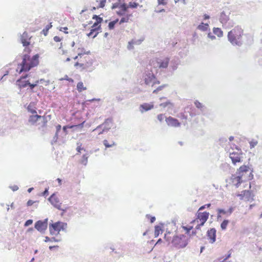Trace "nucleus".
I'll list each match as a JSON object with an SVG mask.
<instances>
[{
    "label": "nucleus",
    "mask_w": 262,
    "mask_h": 262,
    "mask_svg": "<svg viewBox=\"0 0 262 262\" xmlns=\"http://www.w3.org/2000/svg\"><path fill=\"white\" fill-rule=\"evenodd\" d=\"M29 46H24V52L27 53L23 55L21 62L18 64L16 72L19 74L28 72L39 64V54H36L31 57L28 54L31 52V49Z\"/></svg>",
    "instance_id": "f257e3e1"
},
{
    "label": "nucleus",
    "mask_w": 262,
    "mask_h": 262,
    "mask_svg": "<svg viewBox=\"0 0 262 262\" xmlns=\"http://www.w3.org/2000/svg\"><path fill=\"white\" fill-rule=\"evenodd\" d=\"M243 35V29L237 26L228 32V39L233 46L241 47L243 45L242 40Z\"/></svg>",
    "instance_id": "f03ea898"
},
{
    "label": "nucleus",
    "mask_w": 262,
    "mask_h": 262,
    "mask_svg": "<svg viewBox=\"0 0 262 262\" xmlns=\"http://www.w3.org/2000/svg\"><path fill=\"white\" fill-rule=\"evenodd\" d=\"M51 221L52 223H50L49 225L50 234L51 235H57L59 234L61 231L67 232V228L68 227L67 223L59 221L56 222H53L52 221Z\"/></svg>",
    "instance_id": "7ed1b4c3"
},
{
    "label": "nucleus",
    "mask_w": 262,
    "mask_h": 262,
    "mask_svg": "<svg viewBox=\"0 0 262 262\" xmlns=\"http://www.w3.org/2000/svg\"><path fill=\"white\" fill-rule=\"evenodd\" d=\"M188 242L189 238L184 234H181L179 236L174 235L171 241L173 246L178 248L186 247Z\"/></svg>",
    "instance_id": "20e7f679"
},
{
    "label": "nucleus",
    "mask_w": 262,
    "mask_h": 262,
    "mask_svg": "<svg viewBox=\"0 0 262 262\" xmlns=\"http://www.w3.org/2000/svg\"><path fill=\"white\" fill-rule=\"evenodd\" d=\"M113 123V119L111 118H108L106 119L104 122L98 126L94 130L97 131L100 129H102L101 131L98 132V134H102L104 133L107 132L112 127V124Z\"/></svg>",
    "instance_id": "39448f33"
},
{
    "label": "nucleus",
    "mask_w": 262,
    "mask_h": 262,
    "mask_svg": "<svg viewBox=\"0 0 262 262\" xmlns=\"http://www.w3.org/2000/svg\"><path fill=\"white\" fill-rule=\"evenodd\" d=\"M48 225V219L46 218L43 220H38L34 224V228L40 233L43 234L47 229Z\"/></svg>",
    "instance_id": "423d86ee"
},
{
    "label": "nucleus",
    "mask_w": 262,
    "mask_h": 262,
    "mask_svg": "<svg viewBox=\"0 0 262 262\" xmlns=\"http://www.w3.org/2000/svg\"><path fill=\"white\" fill-rule=\"evenodd\" d=\"M48 201L54 207L59 210L62 211V214L66 212V209H63L61 207V203L59 204V200L58 198L56 196V194L55 193L52 194L50 195V196L48 198Z\"/></svg>",
    "instance_id": "0eeeda50"
},
{
    "label": "nucleus",
    "mask_w": 262,
    "mask_h": 262,
    "mask_svg": "<svg viewBox=\"0 0 262 262\" xmlns=\"http://www.w3.org/2000/svg\"><path fill=\"white\" fill-rule=\"evenodd\" d=\"M209 215V213L207 211L203 212H200L198 210L196 213V221L198 223H201V225H204L206 222L207 221Z\"/></svg>",
    "instance_id": "6e6552de"
},
{
    "label": "nucleus",
    "mask_w": 262,
    "mask_h": 262,
    "mask_svg": "<svg viewBox=\"0 0 262 262\" xmlns=\"http://www.w3.org/2000/svg\"><path fill=\"white\" fill-rule=\"evenodd\" d=\"M170 62V57H164L158 58L157 59V63L158 67L160 69H166L168 68Z\"/></svg>",
    "instance_id": "1a4fd4ad"
},
{
    "label": "nucleus",
    "mask_w": 262,
    "mask_h": 262,
    "mask_svg": "<svg viewBox=\"0 0 262 262\" xmlns=\"http://www.w3.org/2000/svg\"><path fill=\"white\" fill-rule=\"evenodd\" d=\"M31 38L32 36H30L28 32L25 31L22 34H20V42L23 44V46H30Z\"/></svg>",
    "instance_id": "9d476101"
},
{
    "label": "nucleus",
    "mask_w": 262,
    "mask_h": 262,
    "mask_svg": "<svg viewBox=\"0 0 262 262\" xmlns=\"http://www.w3.org/2000/svg\"><path fill=\"white\" fill-rule=\"evenodd\" d=\"M165 121L167 125L169 126L178 127L181 125V123L177 119L171 116L166 118Z\"/></svg>",
    "instance_id": "9b49d317"
},
{
    "label": "nucleus",
    "mask_w": 262,
    "mask_h": 262,
    "mask_svg": "<svg viewBox=\"0 0 262 262\" xmlns=\"http://www.w3.org/2000/svg\"><path fill=\"white\" fill-rule=\"evenodd\" d=\"M216 230L215 228H212L208 230L207 232V236L208 238L210 239V242L212 244L216 241Z\"/></svg>",
    "instance_id": "f8f14e48"
},
{
    "label": "nucleus",
    "mask_w": 262,
    "mask_h": 262,
    "mask_svg": "<svg viewBox=\"0 0 262 262\" xmlns=\"http://www.w3.org/2000/svg\"><path fill=\"white\" fill-rule=\"evenodd\" d=\"M120 10L116 11V14L120 16H125L127 14L128 12V7H127V4L123 3L119 8Z\"/></svg>",
    "instance_id": "ddd939ff"
},
{
    "label": "nucleus",
    "mask_w": 262,
    "mask_h": 262,
    "mask_svg": "<svg viewBox=\"0 0 262 262\" xmlns=\"http://www.w3.org/2000/svg\"><path fill=\"white\" fill-rule=\"evenodd\" d=\"M155 78V75L151 71L148 72L146 74L145 77V83L146 85H151Z\"/></svg>",
    "instance_id": "4468645a"
},
{
    "label": "nucleus",
    "mask_w": 262,
    "mask_h": 262,
    "mask_svg": "<svg viewBox=\"0 0 262 262\" xmlns=\"http://www.w3.org/2000/svg\"><path fill=\"white\" fill-rule=\"evenodd\" d=\"M229 158L232 161V163L233 165H236V163L242 162V157H240L238 153L235 152H232L230 153Z\"/></svg>",
    "instance_id": "2eb2a0df"
},
{
    "label": "nucleus",
    "mask_w": 262,
    "mask_h": 262,
    "mask_svg": "<svg viewBox=\"0 0 262 262\" xmlns=\"http://www.w3.org/2000/svg\"><path fill=\"white\" fill-rule=\"evenodd\" d=\"M15 84L21 90L28 86L30 81L29 80H23L18 78L16 80Z\"/></svg>",
    "instance_id": "dca6fc26"
},
{
    "label": "nucleus",
    "mask_w": 262,
    "mask_h": 262,
    "mask_svg": "<svg viewBox=\"0 0 262 262\" xmlns=\"http://www.w3.org/2000/svg\"><path fill=\"white\" fill-rule=\"evenodd\" d=\"M85 62H83L84 65V70L91 71L93 69L92 68L93 65V60L90 57H85Z\"/></svg>",
    "instance_id": "f3484780"
},
{
    "label": "nucleus",
    "mask_w": 262,
    "mask_h": 262,
    "mask_svg": "<svg viewBox=\"0 0 262 262\" xmlns=\"http://www.w3.org/2000/svg\"><path fill=\"white\" fill-rule=\"evenodd\" d=\"M154 108V104L152 103H144L140 105V111L143 113L148 111Z\"/></svg>",
    "instance_id": "a211bd4d"
},
{
    "label": "nucleus",
    "mask_w": 262,
    "mask_h": 262,
    "mask_svg": "<svg viewBox=\"0 0 262 262\" xmlns=\"http://www.w3.org/2000/svg\"><path fill=\"white\" fill-rule=\"evenodd\" d=\"M34 115L30 116L28 122L32 125L35 124L38 121H39V118H42V116H40L37 115V114H35Z\"/></svg>",
    "instance_id": "6ab92c4d"
},
{
    "label": "nucleus",
    "mask_w": 262,
    "mask_h": 262,
    "mask_svg": "<svg viewBox=\"0 0 262 262\" xmlns=\"http://www.w3.org/2000/svg\"><path fill=\"white\" fill-rule=\"evenodd\" d=\"M229 19V15H226L224 11H223L220 14V21L223 24H225L227 23V21Z\"/></svg>",
    "instance_id": "aec40b11"
},
{
    "label": "nucleus",
    "mask_w": 262,
    "mask_h": 262,
    "mask_svg": "<svg viewBox=\"0 0 262 262\" xmlns=\"http://www.w3.org/2000/svg\"><path fill=\"white\" fill-rule=\"evenodd\" d=\"M243 174H237L236 177H235L232 182H234L235 181L236 183L235 184V186L236 188H238L241 184L243 183L242 177Z\"/></svg>",
    "instance_id": "412c9836"
},
{
    "label": "nucleus",
    "mask_w": 262,
    "mask_h": 262,
    "mask_svg": "<svg viewBox=\"0 0 262 262\" xmlns=\"http://www.w3.org/2000/svg\"><path fill=\"white\" fill-rule=\"evenodd\" d=\"M249 167L248 166L243 165L241 166L236 171V174H243L244 172L248 171Z\"/></svg>",
    "instance_id": "4be33fe9"
},
{
    "label": "nucleus",
    "mask_w": 262,
    "mask_h": 262,
    "mask_svg": "<svg viewBox=\"0 0 262 262\" xmlns=\"http://www.w3.org/2000/svg\"><path fill=\"white\" fill-rule=\"evenodd\" d=\"M197 29L202 31H206L209 30V26L207 23H201L198 27Z\"/></svg>",
    "instance_id": "5701e85b"
},
{
    "label": "nucleus",
    "mask_w": 262,
    "mask_h": 262,
    "mask_svg": "<svg viewBox=\"0 0 262 262\" xmlns=\"http://www.w3.org/2000/svg\"><path fill=\"white\" fill-rule=\"evenodd\" d=\"M90 154L88 151H87L85 154L83 155L80 161V163L84 165H86L88 163V158L90 157Z\"/></svg>",
    "instance_id": "b1692460"
},
{
    "label": "nucleus",
    "mask_w": 262,
    "mask_h": 262,
    "mask_svg": "<svg viewBox=\"0 0 262 262\" xmlns=\"http://www.w3.org/2000/svg\"><path fill=\"white\" fill-rule=\"evenodd\" d=\"M194 103L195 106L200 109L202 113H203L205 112L206 107L202 103L200 102L198 100H195Z\"/></svg>",
    "instance_id": "393cba45"
},
{
    "label": "nucleus",
    "mask_w": 262,
    "mask_h": 262,
    "mask_svg": "<svg viewBox=\"0 0 262 262\" xmlns=\"http://www.w3.org/2000/svg\"><path fill=\"white\" fill-rule=\"evenodd\" d=\"M162 232V226L160 225H156L155 227V237H157Z\"/></svg>",
    "instance_id": "a878e982"
},
{
    "label": "nucleus",
    "mask_w": 262,
    "mask_h": 262,
    "mask_svg": "<svg viewBox=\"0 0 262 262\" xmlns=\"http://www.w3.org/2000/svg\"><path fill=\"white\" fill-rule=\"evenodd\" d=\"M27 111L32 114H37V112L35 108H34V104L32 102L30 103L27 107Z\"/></svg>",
    "instance_id": "bb28decb"
},
{
    "label": "nucleus",
    "mask_w": 262,
    "mask_h": 262,
    "mask_svg": "<svg viewBox=\"0 0 262 262\" xmlns=\"http://www.w3.org/2000/svg\"><path fill=\"white\" fill-rule=\"evenodd\" d=\"M213 32L214 34L217 35L218 37H221L223 35V32L222 30L219 28H213Z\"/></svg>",
    "instance_id": "cd10ccee"
},
{
    "label": "nucleus",
    "mask_w": 262,
    "mask_h": 262,
    "mask_svg": "<svg viewBox=\"0 0 262 262\" xmlns=\"http://www.w3.org/2000/svg\"><path fill=\"white\" fill-rule=\"evenodd\" d=\"M183 229L186 231V234L189 236V237H191L192 235H191V233H190L191 230L193 229L192 226H182Z\"/></svg>",
    "instance_id": "c85d7f7f"
},
{
    "label": "nucleus",
    "mask_w": 262,
    "mask_h": 262,
    "mask_svg": "<svg viewBox=\"0 0 262 262\" xmlns=\"http://www.w3.org/2000/svg\"><path fill=\"white\" fill-rule=\"evenodd\" d=\"M78 51H80L79 53H78V56H79V57L80 58L82 57V56L85 54H86V55H89L91 54V52L90 51H85V49L83 48H79L78 49Z\"/></svg>",
    "instance_id": "c756f323"
},
{
    "label": "nucleus",
    "mask_w": 262,
    "mask_h": 262,
    "mask_svg": "<svg viewBox=\"0 0 262 262\" xmlns=\"http://www.w3.org/2000/svg\"><path fill=\"white\" fill-rule=\"evenodd\" d=\"M132 16V14H127L125 16H123L124 17H122L121 18L120 22H119V24L121 25L123 23L128 22L130 17H131Z\"/></svg>",
    "instance_id": "7c9ffc66"
},
{
    "label": "nucleus",
    "mask_w": 262,
    "mask_h": 262,
    "mask_svg": "<svg viewBox=\"0 0 262 262\" xmlns=\"http://www.w3.org/2000/svg\"><path fill=\"white\" fill-rule=\"evenodd\" d=\"M178 66V62L177 61L172 60L170 61V68L171 69L172 72L176 71L177 69Z\"/></svg>",
    "instance_id": "2f4dec72"
},
{
    "label": "nucleus",
    "mask_w": 262,
    "mask_h": 262,
    "mask_svg": "<svg viewBox=\"0 0 262 262\" xmlns=\"http://www.w3.org/2000/svg\"><path fill=\"white\" fill-rule=\"evenodd\" d=\"M86 89V87H84L82 82L80 81L77 84V90L79 92H81Z\"/></svg>",
    "instance_id": "473e14b6"
},
{
    "label": "nucleus",
    "mask_w": 262,
    "mask_h": 262,
    "mask_svg": "<svg viewBox=\"0 0 262 262\" xmlns=\"http://www.w3.org/2000/svg\"><path fill=\"white\" fill-rule=\"evenodd\" d=\"M119 21V19L117 18L114 20L111 21L108 23V28L110 30H113L115 28V25Z\"/></svg>",
    "instance_id": "72a5a7b5"
},
{
    "label": "nucleus",
    "mask_w": 262,
    "mask_h": 262,
    "mask_svg": "<svg viewBox=\"0 0 262 262\" xmlns=\"http://www.w3.org/2000/svg\"><path fill=\"white\" fill-rule=\"evenodd\" d=\"M229 223V221L227 219H225L221 224V228L222 230H225L227 229V227Z\"/></svg>",
    "instance_id": "f704fd0d"
},
{
    "label": "nucleus",
    "mask_w": 262,
    "mask_h": 262,
    "mask_svg": "<svg viewBox=\"0 0 262 262\" xmlns=\"http://www.w3.org/2000/svg\"><path fill=\"white\" fill-rule=\"evenodd\" d=\"M168 85L167 84H164L160 86H159L155 90H154L152 92L154 94H157L159 92L162 91L164 88L167 87Z\"/></svg>",
    "instance_id": "c9c22d12"
},
{
    "label": "nucleus",
    "mask_w": 262,
    "mask_h": 262,
    "mask_svg": "<svg viewBox=\"0 0 262 262\" xmlns=\"http://www.w3.org/2000/svg\"><path fill=\"white\" fill-rule=\"evenodd\" d=\"M44 241H45V242H46V243L48 242H59L60 241V239H57L55 237H49L48 236H46Z\"/></svg>",
    "instance_id": "e433bc0d"
},
{
    "label": "nucleus",
    "mask_w": 262,
    "mask_h": 262,
    "mask_svg": "<svg viewBox=\"0 0 262 262\" xmlns=\"http://www.w3.org/2000/svg\"><path fill=\"white\" fill-rule=\"evenodd\" d=\"M103 145L105 146V148H110L113 147L114 145H116V143L115 142L112 141L111 144H110L107 140H104L103 141Z\"/></svg>",
    "instance_id": "4c0bfd02"
},
{
    "label": "nucleus",
    "mask_w": 262,
    "mask_h": 262,
    "mask_svg": "<svg viewBox=\"0 0 262 262\" xmlns=\"http://www.w3.org/2000/svg\"><path fill=\"white\" fill-rule=\"evenodd\" d=\"M160 106L163 107V108H165L167 106H168V108H171L173 105L170 102V101L167 100L165 102L161 103L160 104Z\"/></svg>",
    "instance_id": "58836bf2"
},
{
    "label": "nucleus",
    "mask_w": 262,
    "mask_h": 262,
    "mask_svg": "<svg viewBox=\"0 0 262 262\" xmlns=\"http://www.w3.org/2000/svg\"><path fill=\"white\" fill-rule=\"evenodd\" d=\"M52 27V25L51 24V23H50V24H48L47 25L46 27L42 30V33L44 34L45 36H47L48 33V31H49V30Z\"/></svg>",
    "instance_id": "ea45409f"
},
{
    "label": "nucleus",
    "mask_w": 262,
    "mask_h": 262,
    "mask_svg": "<svg viewBox=\"0 0 262 262\" xmlns=\"http://www.w3.org/2000/svg\"><path fill=\"white\" fill-rule=\"evenodd\" d=\"M38 203H39V202L37 201H34L33 200H29V201H28V202L27 203V206H31L33 205V204H35L34 206L35 207V208H37L38 207Z\"/></svg>",
    "instance_id": "a19ab883"
},
{
    "label": "nucleus",
    "mask_w": 262,
    "mask_h": 262,
    "mask_svg": "<svg viewBox=\"0 0 262 262\" xmlns=\"http://www.w3.org/2000/svg\"><path fill=\"white\" fill-rule=\"evenodd\" d=\"M139 6V4L136 2H129L127 5L128 8L136 9Z\"/></svg>",
    "instance_id": "79ce46f5"
},
{
    "label": "nucleus",
    "mask_w": 262,
    "mask_h": 262,
    "mask_svg": "<svg viewBox=\"0 0 262 262\" xmlns=\"http://www.w3.org/2000/svg\"><path fill=\"white\" fill-rule=\"evenodd\" d=\"M92 19L96 20V21L102 23L103 21V18L101 17L100 15L94 14L92 16Z\"/></svg>",
    "instance_id": "37998d69"
},
{
    "label": "nucleus",
    "mask_w": 262,
    "mask_h": 262,
    "mask_svg": "<svg viewBox=\"0 0 262 262\" xmlns=\"http://www.w3.org/2000/svg\"><path fill=\"white\" fill-rule=\"evenodd\" d=\"M203 225H201V223L200 224H198L196 226L195 228V230H193L191 232V235H195L196 234V230H200L201 229V227L203 226Z\"/></svg>",
    "instance_id": "c03bdc74"
},
{
    "label": "nucleus",
    "mask_w": 262,
    "mask_h": 262,
    "mask_svg": "<svg viewBox=\"0 0 262 262\" xmlns=\"http://www.w3.org/2000/svg\"><path fill=\"white\" fill-rule=\"evenodd\" d=\"M39 120H40L41 122L42 123V126L44 127L46 126L48 122L47 117L42 116L41 118H39Z\"/></svg>",
    "instance_id": "a18cd8bd"
},
{
    "label": "nucleus",
    "mask_w": 262,
    "mask_h": 262,
    "mask_svg": "<svg viewBox=\"0 0 262 262\" xmlns=\"http://www.w3.org/2000/svg\"><path fill=\"white\" fill-rule=\"evenodd\" d=\"M242 193H243V195H245V197L247 199H249L251 196V193L249 190H245L242 191Z\"/></svg>",
    "instance_id": "49530a36"
},
{
    "label": "nucleus",
    "mask_w": 262,
    "mask_h": 262,
    "mask_svg": "<svg viewBox=\"0 0 262 262\" xmlns=\"http://www.w3.org/2000/svg\"><path fill=\"white\" fill-rule=\"evenodd\" d=\"M122 3H122V2H117L114 4H113L112 7H111L112 9H115L117 8H120V6Z\"/></svg>",
    "instance_id": "de8ad7c7"
},
{
    "label": "nucleus",
    "mask_w": 262,
    "mask_h": 262,
    "mask_svg": "<svg viewBox=\"0 0 262 262\" xmlns=\"http://www.w3.org/2000/svg\"><path fill=\"white\" fill-rule=\"evenodd\" d=\"M125 98L123 95H122V93H121L120 95H117L116 96V99L117 100V101L119 102L122 100H123Z\"/></svg>",
    "instance_id": "09e8293b"
},
{
    "label": "nucleus",
    "mask_w": 262,
    "mask_h": 262,
    "mask_svg": "<svg viewBox=\"0 0 262 262\" xmlns=\"http://www.w3.org/2000/svg\"><path fill=\"white\" fill-rule=\"evenodd\" d=\"M94 29H95V31H96V33L94 34V35L93 36V38H95L98 34V31H101V25H99V26H98L97 27H96V28H95Z\"/></svg>",
    "instance_id": "8fccbe9b"
},
{
    "label": "nucleus",
    "mask_w": 262,
    "mask_h": 262,
    "mask_svg": "<svg viewBox=\"0 0 262 262\" xmlns=\"http://www.w3.org/2000/svg\"><path fill=\"white\" fill-rule=\"evenodd\" d=\"M166 117L165 116V115L164 114H159L158 116H157V119L158 120L160 121V122H162L163 121V120L164 119V118L166 119Z\"/></svg>",
    "instance_id": "3c124183"
},
{
    "label": "nucleus",
    "mask_w": 262,
    "mask_h": 262,
    "mask_svg": "<svg viewBox=\"0 0 262 262\" xmlns=\"http://www.w3.org/2000/svg\"><path fill=\"white\" fill-rule=\"evenodd\" d=\"M249 143L250 148H253L257 144L258 142L257 141L252 140L249 142Z\"/></svg>",
    "instance_id": "603ef678"
},
{
    "label": "nucleus",
    "mask_w": 262,
    "mask_h": 262,
    "mask_svg": "<svg viewBox=\"0 0 262 262\" xmlns=\"http://www.w3.org/2000/svg\"><path fill=\"white\" fill-rule=\"evenodd\" d=\"M29 88V90L30 91L32 92V93H34V89L35 87L36 86V84H33V83H31L30 82V84H29L28 85Z\"/></svg>",
    "instance_id": "864d4df0"
},
{
    "label": "nucleus",
    "mask_w": 262,
    "mask_h": 262,
    "mask_svg": "<svg viewBox=\"0 0 262 262\" xmlns=\"http://www.w3.org/2000/svg\"><path fill=\"white\" fill-rule=\"evenodd\" d=\"M146 217L149 219L150 222L151 223H153L156 221V217L154 216H151L149 214H147Z\"/></svg>",
    "instance_id": "5fc2aeb1"
},
{
    "label": "nucleus",
    "mask_w": 262,
    "mask_h": 262,
    "mask_svg": "<svg viewBox=\"0 0 262 262\" xmlns=\"http://www.w3.org/2000/svg\"><path fill=\"white\" fill-rule=\"evenodd\" d=\"M33 222V220H32V219L28 220L25 222L24 226L28 227V226L31 225V224H32Z\"/></svg>",
    "instance_id": "6e6d98bb"
},
{
    "label": "nucleus",
    "mask_w": 262,
    "mask_h": 262,
    "mask_svg": "<svg viewBox=\"0 0 262 262\" xmlns=\"http://www.w3.org/2000/svg\"><path fill=\"white\" fill-rule=\"evenodd\" d=\"M211 204L210 203H208V204H205V205H204L202 206H201L199 209V211H201V210H204V209L206 208H209L210 206H211Z\"/></svg>",
    "instance_id": "4d7b16f0"
},
{
    "label": "nucleus",
    "mask_w": 262,
    "mask_h": 262,
    "mask_svg": "<svg viewBox=\"0 0 262 262\" xmlns=\"http://www.w3.org/2000/svg\"><path fill=\"white\" fill-rule=\"evenodd\" d=\"M49 187L45 189V190L41 193V195L46 197L49 194Z\"/></svg>",
    "instance_id": "13d9d810"
},
{
    "label": "nucleus",
    "mask_w": 262,
    "mask_h": 262,
    "mask_svg": "<svg viewBox=\"0 0 262 262\" xmlns=\"http://www.w3.org/2000/svg\"><path fill=\"white\" fill-rule=\"evenodd\" d=\"M65 80L71 82H73L74 80L72 78H69L68 75H66L63 78L60 79V80Z\"/></svg>",
    "instance_id": "bf43d9fd"
},
{
    "label": "nucleus",
    "mask_w": 262,
    "mask_h": 262,
    "mask_svg": "<svg viewBox=\"0 0 262 262\" xmlns=\"http://www.w3.org/2000/svg\"><path fill=\"white\" fill-rule=\"evenodd\" d=\"M158 4L159 5H166L167 4V1L168 0H157Z\"/></svg>",
    "instance_id": "052dcab7"
},
{
    "label": "nucleus",
    "mask_w": 262,
    "mask_h": 262,
    "mask_svg": "<svg viewBox=\"0 0 262 262\" xmlns=\"http://www.w3.org/2000/svg\"><path fill=\"white\" fill-rule=\"evenodd\" d=\"M74 66L75 67H76L77 66H79L80 67L82 68V70H84V65L83 63H79V62H76L74 64Z\"/></svg>",
    "instance_id": "680f3d73"
},
{
    "label": "nucleus",
    "mask_w": 262,
    "mask_h": 262,
    "mask_svg": "<svg viewBox=\"0 0 262 262\" xmlns=\"http://www.w3.org/2000/svg\"><path fill=\"white\" fill-rule=\"evenodd\" d=\"M106 3L105 0H100L99 6L97 8H103L105 6V4Z\"/></svg>",
    "instance_id": "e2e57ef3"
},
{
    "label": "nucleus",
    "mask_w": 262,
    "mask_h": 262,
    "mask_svg": "<svg viewBox=\"0 0 262 262\" xmlns=\"http://www.w3.org/2000/svg\"><path fill=\"white\" fill-rule=\"evenodd\" d=\"M217 213H219V214H226L227 213V211L224 209H222V208H218L217 209Z\"/></svg>",
    "instance_id": "0e129e2a"
},
{
    "label": "nucleus",
    "mask_w": 262,
    "mask_h": 262,
    "mask_svg": "<svg viewBox=\"0 0 262 262\" xmlns=\"http://www.w3.org/2000/svg\"><path fill=\"white\" fill-rule=\"evenodd\" d=\"M30 76L29 74H25L22 75L19 79H23V80H26L27 78H28Z\"/></svg>",
    "instance_id": "69168bd1"
},
{
    "label": "nucleus",
    "mask_w": 262,
    "mask_h": 262,
    "mask_svg": "<svg viewBox=\"0 0 262 262\" xmlns=\"http://www.w3.org/2000/svg\"><path fill=\"white\" fill-rule=\"evenodd\" d=\"M102 23H100V22H98V21H95L93 26H92V28H96V27H97L98 26H99V25H100Z\"/></svg>",
    "instance_id": "338daca9"
},
{
    "label": "nucleus",
    "mask_w": 262,
    "mask_h": 262,
    "mask_svg": "<svg viewBox=\"0 0 262 262\" xmlns=\"http://www.w3.org/2000/svg\"><path fill=\"white\" fill-rule=\"evenodd\" d=\"M95 33V34L96 33V31H95V29H94V28H92L90 30V32L87 34V35L89 36V37H90L94 33Z\"/></svg>",
    "instance_id": "774afa93"
}]
</instances>
